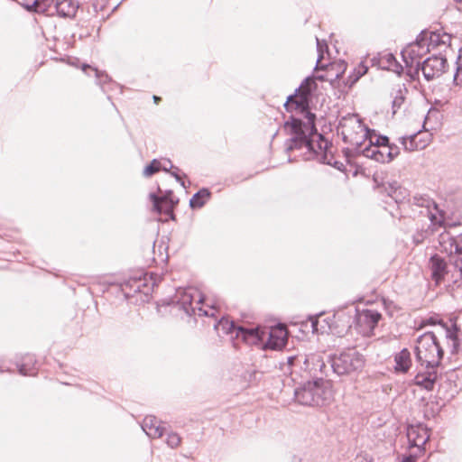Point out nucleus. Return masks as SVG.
Instances as JSON below:
<instances>
[{
	"instance_id": "nucleus-25",
	"label": "nucleus",
	"mask_w": 462,
	"mask_h": 462,
	"mask_svg": "<svg viewBox=\"0 0 462 462\" xmlns=\"http://www.w3.org/2000/svg\"><path fill=\"white\" fill-rule=\"evenodd\" d=\"M408 92L407 88L404 85H398L397 88H394L393 90L392 96H393V113L395 114L396 111L401 108V106L403 105L405 100V95Z\"/></svg>"
},
{
	"instance_id": "nucleus-23",
	"label": "nucleus",
	"mask_w": 462,
	"mask_h": 462,
	"mask_svg": "<svg viewBox=\"0 0 462 462\" xmlns=\"http://www.w3.org/2000/svg\"><path fill=\"white\" fill-rule=\"evenodd\" d=\"M394 360L396 364L395 369L399 372L406 373L411 365V353L406 348L400 351L395 356Z\"/></svg>"
},
{
	"instance_id": "nucleus-14",
	"label": "nucleus",
	"mask_w": 462,
	"mask_h": 462,
	"mask_svg": "<svg viewBox=\"0 0 462 462\" xmlns=\"http://www.w3.org/2000/svg\"><path fill=\"white\" fill-rule=\"evenodd\" d=\"M429 267L431 272V278L436 282V284H439L442 281L448 278L450 275V280L454 282L452 278V273H454V269L450 264L448 267L444 261L438 254H434L430 257L429 262Z\"/></svg>"
},
{
	"instance_id": "nucleus-49",
	"label": "nucleus",
	"mask_w": 462,
	"mask_h": 462,
	"mask_svg": "<svg viewBox=\"0 0 462 462\" xmlns=\"http://www.w3.org/2000/svg\"><path fill=\"white\" fill-rule=\"evenodd\" d=\"M30 0H23L21 5L25 8L27 9V4H29Z\"/></svg>"
},
{
	"instance_id": "nucleus-28",
	"label": "nucleus",
	"mask_w": 462,
	"mask_h": 462,
	"mask_svg": "<svg viewBox=\"0 0 462 462\" xmlns=\"http://www.w3.org/2000/svg\"><path fill=\"white\" fill-rule=\"evenodd\" d=\"M429 43L427 45L430 47H436L439 45H447L450 42V35L447 33H439V32H430L429 38Z\"/></svg>"
},
{
	"instance_id": "nucleus-29",
	"label": "nucleus",
	"mask_w": 462,
	"mask_h": 462,
	"mask_svg": "<svg viewBox=\"0 0 462 462\" xmlns=\"http://www.w3.org/2000/svg\"><path fill=\"white\" fill-rule=\"evenodd\" d=\"M217 327H221L222 329L225 330L226 334H230V333L236 332L237 337H242L243 338V335L239 331V328L240 327L236 326L234 321H229L226 319H221L219 320L218 324L216 326V328Z\"/></svg>"
},
{
	"instance_id": "nucleus-26",
	"label": "nucleus",
	"mask_w": 462,
	"mask_h": 462,
	"mask_svg": "<svg viewBox=\"0 0 462 462\" xmlns=\"http://www.w3.org/2000/svg\"><path fill=\"white\" fill-rule=\"evenodd\" d=\"M35 360L32 356L27 355L23 359L21 365H19V373L22 375H34L36 374L35 370Z\"/></svg>"
},
{
	"instance_id": "nucleus-52",
	"label": "nucleus",
	"mask_w": 462,
	"mask_h": 462,
	"mask_svg": "<svg viewBox=\"0 0 462 462\" xmlns=\"http://www.w3.org/2000/svg\"><path fill=\"white\" fill-rule=\"evenodd\" d=\"M361 462H373L372 460H368L367 458H365L364 460H362Z\"/></svg>"
},
{
	"instance_id": "nucleus-33",
	"label": "nucleus",
	"mask_w": 462,
	"mask_h": 462,
	"mask_svg": "<svg viewBox=\"0 0 462 462\" xmlns=\"http://www.w3.org/2000/svg\"><path fill=\"white\" fill-rule=\"evenodd\" d=\"M454 273L452 278L454 282H457L459 279H462V249L457 255L455 256V263L453 264Z\"/></svg>"
},
{
	"instance_id": "nucleus-16",
	"label": "nucleus",
	"mask_w": 462,
	"mask_h": 462,
	"mask_svg": "<svg viewBox=\"0 0 462 462\" xmlns=\"http://www.w3.org/2000/svg\"><path fill=\"white\" fill-rule=\"evenodd\" d=\"M407 438L411 447L420 449L430 439L428 430L422 426H411L407 430Z\"/></svg>"
},
{
	"instance_id": "nucleus-39",
	"label": "nucleus",
	"mask_w": 462,
	"mask_h": 462,
	"mask_svg": "<svg viewBox=\"0 0 462 462\" xmlns=\"http://www.w3.org/2000/svg\"><path fill=\"white\" fill-rule=\"evenodd\" d=\"M372 136L374 137V144L377 145H388L389 144V138L387 136L383 135H376L372 133Z\"/></svg>"
},
{
	"instance_id": "nucleus-34",
	"label": "nucleus",
	"mask_w": 462,
	"mask_h": 462,
	"mask_svg": "<svg viewBox=\"0 0 462 462\" xmlns=\"http://www.w3.org/2000/svg\"><path fill=\"white\" fill-rule=\"evenodd\" d=\"M335 64H332L329 66V68H327V74L326 75H318L316 77V79L319 81H327V80H334L339 79L341 73L337 71L335 74L333 73V70L335 69Z\"/></svg>"
},
{
	"instance_id": "nucleus-13",
	"label": "nucleus",
	"mask_w": 462,
	"mask_h": 462,
	"mask_svg": "<svg viewBox=\"0 0 462 462\" xmlns=\"http://www.w3.org/2000/svg\"><path fill=\"white\" fill-rule=\"evenodd\" d=\"M446 63V58L433 55L420 63V70L422 71L424 78L430 81L439 78L444 72Z\"/></svg>"
},
{
	"instance_id": "nucleus-48",
	"label": "nucleus",
	"mask_w": 462,
	"mask_h": 462,
	"mask_svg": "<svg viewBox=\"0 0 462 462\" xmlns=\"http://www.w3.org/2000/svg\"><path fill=\"white\" fill-rule=\"evenodd\" d=\"M93 70L95 71V74H96V77L97 79H100L101 78V75L99 74L98 70L96 69H93ZM102 78H103V75H102ZM104 78L105 79H103L104 81L106 80V79L108 78L107 75H104Z\"/></svg>"
},
{
	"instance_id": "nucleus-30",
	"label": "nucleus",
	"mask_w": 462,
	"mask_h": 462,
	"mask_svg": "<svg viewBox=\"0 0 462 462\" xmlns=\"http://www.w3.org/2000/svg\"><path fill=\"white\" fill-rule=\"evenodd\" d=\"M151 200L153 203L154 210H160L162 202L176 201L173 197L172 191H167L164 195L159 197L154 193L150 194Z\"/></svg>"
},
{
	"instance_id": "nucleus-9",
	"label": "nucleus",
	"mask_w": 462,
	"mask_h": 462,
	"mask_svg": "<svg viewBox=\"0 0 462 462\" xmlns=\"http://www.w3.org/2000/svg\"><path fill=\"white\" fill-rule=\"evenodd\" d=\"M427 32H421L416 41L410 43L402 51V59L409 69V74L411 77L419 75L420 61V60L430 51L429 46L427 45Z\"/></svg>"
},
{
	"instance_id": "nucleus-45",
	"label": "nucleus",
	"mask_w": 462,
	"mask_h": 462,
	"mask_svg": "<svg viewBox=\"0 0 462 462\" xmlns=\"http://www.w3.org/2000/svg\"><path fill=\"white\" fill-rule=\"evenodd\" d=\"M134 282L135 283L136 291H144L142 288L146 287L145 279L144 280L139 279L137 281H134Z\"/></svg>"
},
{
	"instance_id": "nucleus-46",
	"label": "nucleus",
	"mask_w": 462,
	"mask_h": 462,
	"mask_svg": "<svg viewBox=\"0 0 462 462\" xmlns=\"http://www.w3.org/2000/svg\"><path fill=\"white\" fill-rule=\"evenodd\" d=\"M400 462H416V456H414V455L404 456Z\"/></svg>"
},
{
	"instance_id": "nucleus-38",
	"label": "nucleus",
	"mask_w": 462,
	"mask_h": 462,
	"mask_svg": "<svg viewBox=\"0 0 462 462\" xmlns=\"http://www.w3.org/2000/svg\"><path fill=\"white\" fill-rule=\"evenodd\" d=\"M180 443V437L174 432L168 434L167 444L169 447L174 448H177Z\"/></svg>"
},
{
	"instance_id": "nucleus-20",
	"label": "nucleus",
	"mask_w": 462,
	"mask_h": 462,
	"mask_svg": "<svg viewBox=\"0 0 462 462\" xmlns=\"http://www.w3.org/2000/svg\"><path fill=\"white\" fill-rule=\"evenodd\" d=\"M79 4L75 0H56L54 10L60 16L73 17L75 16Z\"/></svg>"
},
{
	"instance_id": "nucleus-15",
	"label": "nucleus",
	"mask_w": 462,
	"mask_h": 462,
	"mask_svg": "<svg viewBox=\"0 0 462 462\" xmlns=\"http://www.w3.org/2000/svg\"><path fill=\"white\" fill-rule=\"evenodd\" d=\"M431 136L428 133L418 132L410 136L399 138L400 143L406 152H413L425 149L430 143Z\"/></svg>"
},
{
	"instance_id": "nucleus-1",
	"label": "nucleus",
	"mask_w": 462,
	"mask_h": 462,
	"mask_svg": "<svg viewBox=\"0 0 462 462\" xmlns=\"http://www.w3.org/2000/svg\"><path fill=\"white\" fill-rule=\"evenodd\" d=\"M316 87L313 78H306L295 90L294 95L288 97L285 103L287 111L295 108L304 115L306 122L291 116L283 125L285 133L291 137L286 141V151L305 150L304 160H317L320 163L332 165L341 170L344 164L334 160V155L328 151L329 143L318 134L315 126V114L310 112V94Z\"/></svg>"
},
{
	"instance_id": "nucleus-36",
	"label": "nucleus",
	"mask_w": 462,
	"mask_h": 462,
	"mask_svg": "<svg viewBox=\"0 0 462 462\" xmlns=\"http://www.w3.org/2000/svg\"><path fill=\"white\" fill-rule=\"evenodd\" d=\"M379 162H383V163H385V162H392L391 160V155L389 154V144L388 145H379Z\"/></svg>"
},
{
	"instance_id": "nucleus-37",
	"label": "nucleus",
	"mask_w": 462,
	"mask_h": 462,
	"mask_svg": "<svg viewBox=\"0 0 462 462\" xmlns=\"http://www.w3.org/2000/svg\"><path fill=\"white\" fill-rule=\"evenodd\" d=\"M367 66H365L364 63H360L358 67L356 69V74L354 78L352 76L350 77L351 84L356 82L360 79V77H362L367 72Z\"/></svg>"
},
{
	"instance_id": "nucleus-10",
	"label": "nucleus",
	"mask_w": 462,
	"mask_h": 462,
	"mask_svg": "<svg viewBox=\"0 0 462 462\" xmlns=\"http://www.w3.org/2000/svg\"><path fill=\"white\" fill-rule=\"evenodd\" d=\"M409 205L421 208L420 214H425L433 226H441L445 222V216L438 205L427 195L416 194L411 199Z\"/></svg>"
},
{
	"instance_id": "nucleus-55",
	"label": "nucleus",
	"mask_w": 462,
	"mask_h": 462,
	"mask_svg": "<svg viewBox=\"0 0 462 462\" xmlns=\"http://www.w3.org/2000/svg\"><path fill=\"white\" fill-rule=\"evenodd\" d=\"M429 321H430V322H431V324H434V326L436 325V324L434 323V321H432V319H430V320H429Z\"/></svg>"
},
{
	"instance_id": "nucleus-7",
	"label": "nucleus",
	"mask_w": 462,
	"mask_h": 462,
	"mask_svg": "<svg viewBox=\"0 0 462 462\" xmlns=\"http://www.w3.org/2000/svg\"><path fill=\"white\" fill-rule=\"evenodd\" d=\"M365 358L355 348H347L333 356L331 367L338 375L350 374L364 367Z\"/></svg>"
},
{
	"instance_id": "nucleus-51",
	"label": "nucleus",
	"mask_w": 462,
	"mask_h": 462,
	"mask_svg": "<svg viewBox=\"0 0 462 462\" xmlns=\"http://www.w3.org/2000/svg\"><path fill=\"white\" fill-rule=\"evenodd\" d=\"M161 99V97H157V96H153V100L155 103H158V101Z\"/></svg>"
},
{
	"instance_id": "nucleus-2",
	"label": "nucleus",
	"mask_w": 462,
	"mask_h": 462,
	"mask_svg": "<svg viewBox=\"0 0 462 462\" xmlns=\"http://www.w3.org/2000/svg\"><path fill=\"white\" fill-rule=\"evenodd\" d=\"M243 335V340L248 344H257L262 342L265 347L277 350L282 349L287 343V329L282 327L275 328H239Z\"/></svg>"
},
{
	"instance_id": "nucleus-53",
	"label": "nucleus",
	"mask_w": 462,
	"mask_h": 462,
	"mask_svg": "<svg viewBox=\"0 0 462 462\" xmlns=\"http://www.w3.org/2000/svg\"><path fill=\"white\" fill-rule=\"evenodd\" d=\"M87 69H90V66H85V67L83 68V69H84V70H86Z\"/></svg>"
},
{
	"instance_id": "nucleus-4",
	"label": "nucleus",
	"mask_w": 462,
	"mask_h": 462,
	"mask_svg": "<svg viewBox=\"0 0 462 462\" xmlns=\"http://www.w3.org/2000/svg\"><path fill=\"white\" fill-rule=\"evenodd\" d=\"M443 346L438 345L433 335L428 332L418 337L415 355L418 362L426 368H437L443 357Z\"/></svg>"
},
{
	"instance_id": "nucleus-40",
	"label": "nucleus",
	"mask_w": 462,
	"mask_h": 462,
	"mask_svg": "<svg viewBox=\"0 0 462 462\" xmlns=\"http://www.w3.org/2000/svg\"><path fill=\"white\" fill-rule=\"evenodd\" d=\"M382 60L385 61V63L388 66V69H390L393 66H397V61L395 60V57L392 53H386L382 57Z\"/></svg>"
},
{
	"instance_id": "nucleus-19",
	"label": "nucleus",
	"mask_w": 462,
	"mask_h": 462,
	"mask_svg": "<svg viewBox=\"0 0 462 462\" xmlns=\"http://www.w3.org/2000/svg\"><path fill=\"white\" fill-rule=\"evenodd\" d=\"M437 377L436 368H427L426 372L417 374L414 383L430 391L433 389Z\"/></svg>"
},
{
	"instance_id": "nucleus-31",
	"label": "nucleus",
	"mask_w": 462,
	"mask_h": 462,
	"mask_svg": "<svg viewBox=\"0 0 462 462\" xmlns=\"http://www.w3.org/2000/svg\"><path fill=\"white\" fill-rule=\"evenodd\" d=\"M160 170H163L165 171H169V169L166 166H162V163L154 159L152 161V162L147 165L143 170V176L144 177H151L152 175L158 172Z\"/></svg>"
},
{
	"instance_id": "nucleus-24",
	"label": "nucleus",
	"mask_w": 462,
	"mask_h": 462,
	"mask_svg": "<svg viewBox=\"0 0 462 462\" xmlns=\"http://www.w3.org/2000/svg\"><path fill=\"white\" fill-rule=\"evenodd\" d=\"M379 144H374V137H370V139L365 143L362 148L358 149L356 153L362 154L369 159H373L375 162H379Z\"/></svg>"
},
{
	"instance_id": "nucleus-42",
	"label": "nucleus",
	"mask_w": 462,
	"mask_h": 462,
	"mask_svg": "<svg viewBox=\"0 0 462 462\" xmlns=\"http://www.w3.org/2000/svg\"><path fill=\"white\" fill-rule=\"evenodd\" d=\"M168 163L170 165V169H172L171 171V174L175 177V179L180 182V184L184 187V182L181 180V176L179 174V168L174 167L170 161H168Z\"/></svg>"
},
{
	"instance_id": "nucleus-5",
	"label": "nucleus",
	"mask_w": 462,
	"mask_h": 462,
	"mask_svg": "<svg viewBox=\"0 0 462 462\" xmlns=\"http://www.w3.org/2000/svg\"><path fill=\"white\" fill-rule=\"evenodd\" d=\"M340 127L344 142L352 145L356 153L372 137V131L356 115L344 117Z\"/></svg>"
},
{
	"instance_id": "nucleus-3",
	"label": "nucleus",
	"mask_w": 462,
	"mask_h": 462,
	"mask_svg": "<svg viewBox=\"0 0 462 462\" xmlns=\"http://www.w3.org/2000/svg\"><path fill=\"white\" fill-rule=\"evenodd\" d=\"M295 400L305 406H323L332 399L331 389L321 378L308 382L294 392Z\"/></svg>"
},
{
	"instance_id": "nucleus-11",
	"label": "nucleus",
	"mask_w": 462,
	"mask_h": 462,
	"mask_svg": "<svg viewBox=\"0 0 462 462\" xmlns=\"http://www.w3.org/2000/svg\"><path fill=\"white\" fill-rule=\"evenodd\" d=\"M382 315L374 310H357L356 316V328L365 337H371Z\"/></svg>"
},
{
	"instance_id": "nucleus-32",
	"label": "nucleus",
	"mask_w": 462,
	"mask_h": 462,
	"mask_svg": "<svg viewBox=\"0 0 462 462\" xmlns=\"http://www.w3.org/2000/svg\"><path fill=\"white\" fill-rule=\"evenodd\" d=\"M316 41H317V51L319 53V58H318L315 69L318 70V69H323L327 67L326 65L321 64V60L324 58V52L328 51V45L325 42H321L318 38H316Z\"/></svg>"
},
{
	"instance_id": "nucleus-18",
	"label": "nucleus",
	"mask_w": 462,
	"mask_h": 462,
	"mask_svg": "<svg viewBox=\"0 0 462 462\" xmlns=\"http://www.w3.org/2000/svg\"><path fill=\"white\" fill-rule=\"evenodd\" d=\"M142 429L150 438H161L164 431L160 421L152 415L146 416L143 419Z\"/></svg>"
},
{
	"instance_id": "nucleus-50",
	"label": "nucleus",
	"mask_w": 462,
	"mask_h": 462,
	"mask_svg": "<svg viewBox=\"0 0 462 462\" xmlns=\"http://www.w3.org/2000/svg\"><path fill=\"white\" fill-rule=\"evenodd\" d=\"M291 462H303L300 457H293Z\"/></svg>"
},
{
	"instance_id": "nucleus-44",
	"label": "nucleus",
	"mask_w": 462,
	"mask_h": 462,
	"mask_svg": "<svg viewBox=\"0 0 462 462\" xmlns=\"http://www.w3.org/2000/svg\"><path fill=\"white\" fill-rule=\"evenodd\" d=\"M454 82L456 85H459L462 83V64H458L457 72L454 76Z\"/></svg>"
},
{
	"instance_id": "nucleus-27",
	"label": "nucleus",
	"mask_w": 462,
	"mask_h": 462,
	"mask_svg": "<svg viewBox=\"0 0 462 462\" xmlns=\"http://www.w3.org/2000/svg\"><path fill=\"white\" fill-rule=\"evenodd\" d=\"M210 192L207 189L199 190L189 200V205L192 208H201L204 206L206 201L209 199Z\"/></svg>"
},
{
	"instance_id": "nucleus-12",
	"label": "nucleus",
	"mask_w": 462,
	"mask_h": 462,
	"mask_svg": "<svg viewBox=\"0 0 462 462\" xmlns=\"http://www.w3.org/2000/svg\"><path fill=\"white\" fill-rule=\"evenodd\" d=\"M439 250L448 255L449 262L453 266L455 263V256L462 250V235L454 237L448 232L440 234L439 236Z\"/></svg>"
},
{
	"instance_id": "nucleus-22",
	"label": "nucleus",
	"mask_w": 462,
	"mask_h": 462,
	"mask_svg": "<svg viewBox=\"0 0 462 462\" xmlns=\"http://www.w3.org/2000/svg\"><path fill=\"white\" fill-rule=\"evenodd\" d=\"M56 0H30L27 10L42 14H51L54 9Z\"/></svg>"
},
{
	"instance_id": "nucleus-56",
	"label": "nucleus",
	"mask_w": 462,
	"mask_h": 462,
	"mask_svg": "<svg viewBox=\"0 0 462 462\" xmlns=\"http://www.w3.org/2000/svg\"><path fill=\"white\" fill-rule=\"evenodd\" d=\"M169 170H170V165L169 163L165 165Z\"/></svg>"
},
{
	"instance_id": "nucleus-47",
	"label": "nucleus",
	"mask_w": 462,
	"mask_h": 462,
	"mask_svg": "<svg viewBox=\"0 0 462 462\" xmlns=\"http://www.w3.org/2000/svg\"><path fill=\"white\" fill-rule=\"evenodd\" d=\"M337 66L338 67V70H340L341 73H343L345 71L346 67L345 62H340V63L337 64Z\"/></svg>"
},
{
	"instance_id": "nucleus-41",
	"label": "nucleus",
	"mask_w": 462,
	"mask_h": 462,
	"mask_svg": "<svg viewBox=\"0 0 462 462\" xmlns=\"http://www.w3.org/2000/svg\"><path fill=\"white\" fill-rule=\"evenodd\" d=\"M389 154L391 155V160L393 161L400 154L399 146L389 143Z\"/></svg>"
},
{
	"instance_id": "nucleus-54",
	"label": "nucleus",
	"mask_w": 462,
	"mask_h": 462,
	"mask_svg": "<svg viewBox=\"0 0 462 462\" xmlns=\"http://www.w3.org/2000/svg\"><path fill=\"white\" fill-rule=\"evenodd\" d=\"M429 321H430V322H431V324H434V326L436 325V324L434 323V321H432V319H430V320H429Z\"/></svg>"
},
{
	"instance_id": "nucleus-17",
	"label": "nucleus",
	"mask_w": 462,
	"mask_h": 462,
	"mask_svg": "<svg viewBox=\"0 0 462 462\" xmlns=\"http://www.w3.org/2000/svg\"><path fill=\"white\" fill-rule=\"evenodd\" d=\"M387 194L398 204L400 207L409 205L411 199H409V190L402 187L397 181L388 184L385 188Z\"/></svg>"
},
{
	"instance_id": "nucleus-43",
	"label": "nucleus",
	"mask_w": 462,
	"mask_h": 462,
	"mask_svg": "<svg viewBox=\"0 0 462 462\" xmlns=\"http://www.w3.org/2000/svg\"><path fill=\"white\" fill-rule=\"evenodd\" d=\"M310 321H311V328H312L313 333H323L324 332V329H323L324 328H319V319L317 317H311Z\"/></svg>"
},
{
	"instance_id": "nucleus-6",
	"label": "nucleus",
	"mask_w": 462,
	"mask_h": 462,
	"mask_svg": "<svg viewBox=\"0 0 462 462\" xmlns=\"http://www.w3.org/2000/svg\"><path fill=\"white\" fill-rule=\"evenodd\" d=\"M427 332L434 336L438 345L442 346V343H446L452 355L459 353L462 330L457 317L448 323L439 322L432 330Z\"/></svg>"
},
{
	"instance_id": "nucleus-21",
	"label": "nucleus",
	"mask_w": 462,
	"mask_h": 462,
	"mask_svg": "<svg viewBox=\"0 0 462 462\" xmlns=\"http://www.w3.org/2000/svg\"><path fill=\"white\" fill-rule=\"evenodd\" d=\"M304 364L305 369L314 375H317L318 372L322 374L324 373V369L326 368V365L319 355L308 356Z\"/></svg>"
},
{
	"instance_id": "nucleus-35",
	"label": "nucleus",
	"mask_w": 462,
	"mask_h": 462,
	"mask_svg": "<svg viewBox=\"0 0 462 462\" xmlns=\"http://www.w3.org/2000/svg\"><path fill=\"white\" fill-rule=\"evenodd\" d=\"M178 203V199H176V201H166V202H162L161 203V208L160 210H155L157 213L161 214V213H164L166 215H171L172 216L173 215V208L175 207V205Z\"/></svg>"
},
{
	"instance_id": "nucleus-8",
	"label": "nucleus",
	"mask_w": 462,
	"mask_h": 462,
	"mask_svg": "<svg viewBox=\"0 0 462 462\" xmlns=\"http://www.w3.org/2000/svg\"><path fill=\"white\" fill-rule=\"evenodd\" d=\"M176 305L182 310L188 316H214V312L209 313L200 307L204 298L201 292L195 288H187L177 291Z\"/></svg>"
}]
</instances>
